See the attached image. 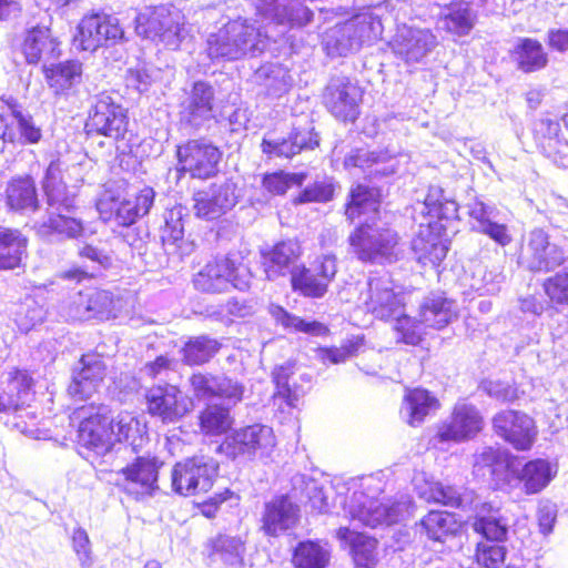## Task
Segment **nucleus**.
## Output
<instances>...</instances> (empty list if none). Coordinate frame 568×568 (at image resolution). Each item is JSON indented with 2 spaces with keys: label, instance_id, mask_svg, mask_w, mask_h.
Instances as JSON below:
<instances>
[{
  "label": "nucleus",
  "instance_id": "22",
  "mask_svg": "<svg viewBox=\"0 0 568 568\" xmlns=\"http://www.w3.org/2000/svg\"><path fill=\"white\" fill-rule=\"evenodd\" d=\"M493 427L496 435L516 450L530 449L537 436L534 419L518 410H503L496 414Z\"/></svg>",
  "mask_w": 568,
  "mask_h": 568
},
{
  "label": "nucleus",
  "instance_id": "26",
  "mask_svg": "<svg viewBox=\"0 0 568 568\" xmlns=\"http://www.w3.org/2000/svg\"><path fill=\"white\" fill-rule=\"evenodd\" d=\"M69 315L77 321L109 320L116 316V301L104 290L79 292L70 305Z\"/></svg>",
  "mask_w": 568,
  "mask_h": 568
},
{
  "label": "nucleus",
  "instance_id": "46",
  "mask_svg": "<svg viewBox=\"0 0 568 568\" xmlns=\"http://www.w3.org/2000/svg\"><path fill=\"white\" fill-rule=\"evenodd\" d=\"M513 54L518 69L526 73L541 70L548 62V55L541 43L530 38L521 39Z\"/></svg>",
  "mask_w": 568,
  "mask_h": 568
},
{
  "label": "nucleus",
  "instance_id": "35",
  "mask_svg": "<svg viewBox=\"0 0 568 568\" xmlns=\"http://www.w3.org/2000/svg\"><path fill=\"white\" fill-rule=\"evenodd\" d=\"M184 209L174 206L164 215V226L161 229V241L168 254L181 256L192 251V244L184 240Z\"/></svg>",
  "mask_w": 568,
  "mask_h": 568
},
{
  "label": "nucleus",
  "instance_id": "43",
  "mask_svg": "<svg viewBox=\"0 0 568 568\" xmlns=\"http://www.w3.org/2000/svg\"><path fill=\"white\" fill-rule=\"evenodd\" d=\"M438 408V400L426 389L415 388L409 390L404 398L400 409L403 417L412 426H417L424 418Z\"/></svg>",
  "mask_w": 568,
  "mask_h": 568
},
{
  "label": "nucleus",
  "instance_id": "25",
  "mask_svg": "<svg viewBox=\"0 0 568 568\" xmlns=\"http://www.w3.org/2000/svg\"><path fill=\"white\" fill-rule=\"evenodd\" d=\"M320 144V138L314 128L294 126L287 138L271 139L264 136L261 143L262 152L270 159H291L304 150H314Z\"/></svg>",
  "mask_w": 568,
  "mask_h": 568
},
{
  "label": "nucleus",
  "instance_id": "21",
  "mask_svg": "<svg viewBox=\"0 0 568 568\" xmlns=\"http://www.w3.org/2000/svg\"><path fill=\"white\" fill-rule=\"evenodd\" d=\"M336 258L333 255H323L311 267L298 266L291 276L292 287L295 292L311 298H322L328 284L336 274Z\"/></svg>",
  "mask_w": 568,
  "mask_h": 568
},
{
  "label": "nucleus",
  "instance_id": "56",
  "mask_svg": "<svg viewBox=\"0 0 568 568\" xmlns=\"http://www.w3.org/2000/svg\"><path fill=\"white\" fill-rule=\"evenodd\" d=\"M3 385L23 406L33 397V378L24 369L13 368L8 372Z\"/></svg>",
  "mask_w": 568,
  "mask_h": 568
},
{
  "label": "nucleus",
  "instance_id": "31",
  "mask_svg": "<svg viewBox=\"0 0 568 568\" xmlns=\"http://www.w3.org/2000/svg\"><path fill=\"white\" fill-rule=\"evenodd\" d=\"M474 7L470 0H450L440 6L439 18L443 28L453 36H468L478 18Z\"/></svg>",
  "mask_w": 568,
  "mask_h": 568
},
{
  "label": "nucleus",
  "instance_id": "4",
  "mask_svg": "<svg viewBox=\"0 0 568 568\" xmlns=\"http://www.w3.org/2000/svg\"><path fill=\"white\" fill-rule=\"evenodd\" d=\"M349 245L362 262L392 264L403 253L396 231L376 223H362L348 236Z\"/></svg>",
  "mask_w": 568,
  "mask_h": 568
},
{
  "label": "nucleus",
  "instance_id": "64",
  "mask_svg": "<svg viewBox=\"0 0 568 568\" xmlns=\"http://www.w3.org/2000/svg\"><path fill=\"white\" fill-rule=\"evenodd\" d=\"M14 122L22 144H36L41 140L42 131L28 111L14 119Z\"/></svg>",
  "mask_w": 568,
  "mask_h": 568
},
{
  "label": "nucleus",
  "instance_id": "8",
  "mask_svg": "<svg viewBox=\"0 0 568 568\" xmlns=\"http://www.w3.org/2000/svg\"><path fill=\"white\" fill-rule=\"evenodd\" d=\"M567 262L564 250L550 241L544 229L536 227L524 236L518 263L528 271L548 273Z\"/></svg>",
  "mask_w": 568,
  "mask_h": 568
},
{
  "label": "nucleus",
  "instance_id": "6",
  "mask_svg": "<svg viewBox=\"0 0 568 568\" xmlns=\"http://www.w3.org/2000/svg\"><path fill=\"white\" fill-rule=\"evenodd\" d=\"M80 420L79 444L97 456H108L114 447L113 417L105 405H83L73 413Z\"/></svg>",
  "mask_w": 568,
  "mask_h": 568
},
{
  "label": "nucleus",
  "instance_id": "36",
  "mask_svg": "<svg viewBox=\"0 0 568 568\" xmlns=\"http://www.w3.org/2000/svg\"><path fill=\"white\" fill-rule=\"evenodd\" d=\"M457 316L456 304L442 294H430L419 306L420 322L426 327L442 329Z\"/></svg>",
  "mask_w": 568,
  "mask_h": 568
},
{
  "label": "nucleus",
  "instance_id": "11",
  "mask_svg": "<svg viewBox=\"0 0 568 568\" xmlns=\"http://www.w3.org/2000/svg\"><path fill=\"white\" fill-rule=\"evenodd\" d=\"M219 465L210 457L197 456L176 463L172 469V487L183 496L209 491L217 476Z\"/></svg>",
  "mask_w": 568,
  "mask_h": 568
},
{
  "label": "nucleus",
  "instance_id": "19",
  "mask_svg": "<svg viewBox=\"0 0 568 568\" xmlns=\"http://www.w3.org/2000/svg\"><path fill=\"white\" fill-rule=\"evenodd\" d=\"M362 89L346 77H334L323 93V103L337 120L354 122L359 114Z\"/></svg>",
  "mask_w": 568,
  "mask_h": 568
},
{
  "label": "nucleus",
  "instance_id": "50",
  "mask_svg": "<svg viewBox=\"0 0 568 568\" xmlns=\"http://www.w3.org/2000/svg\"><path fill=\"white\" fill-rule=\"evenodd\" d=\"M220 348L219 341L209 335L191 337L182 349L183 359L187 365H202L210 362Z\"/></svg>",
  "mask_w": 568,
  "mask_h": 568
},
{
  "label": "nucleus",
  "instance_id": "40",
  "mask_svg": "<svg viewBox=\"0 0 568 568\" xmlns=\"http://www.w3.org/2000/svg\"><path fill=\"white\" fill-rule=\"evenodd\" d=\"M28 239L18 229L0 225V270L20 266L27 256Z\"/></svg>",
  "mask_w": 568,
  "mask_h": 568
},
{
  "label": "nucleus",
  "instance_id": "58",
  "mask_svg": "<svg viewBox=\"0 0 568 568\" xmlns=\"http://www.w3.org/2000/svg\"><path fill=\"white\" fill-rule=\"evenodd\" d=\"M474 557L484 568H500L506 558V548L500 542L483 540L477 542Z\"/></svg>",
  "mask_w": 568,
  "mask_h": 568
},
{
  "label": "nucleus",
  "instance_id": "1",
  "mask_svg": "<svg viewBox=\"0 0 568 568\" xmlns=\"http://www.w3.org/2000/svg\"><path fill=\"white\" fill-rule=\"evenodd\" d=\"M473 471L476 476H488L495 489L521 488L527 495L542 490L554 476L551 464L546 459H532L521 466L507 449L493 446L474 454Z\"/></svg>",
  "mask_w": 568,
  "mask_h": 568
},
{
  "label": "nucleus",
  "instance_id": "42",
  "mask_svg": "<svg viewBox=\"0 0 568 568\" xmlns=\"http://www.w3.org/2000/svg\"><path fill=\"white\" fill-rule=\"evenodd\" d=\"M460 525L453 514L447 511H429L419 524L420 534L437 542H446L455 537Z\"/></svg>",
  "mask_w": 568,
  "mask_h": 568
},
{
  "label": "nucleus",
  "instance_id": "32",
  "mask_svg": "<svg viewBox=\"0 0 568 568\" xmlns=\"http://www.w3.org/2000/svg\"><path fill=\"white\" fill-rule=\"evenodd\" d=\"M213 87L206 82L197 81L184 102L182 120L191 126L201 128L213 118Z\"/></svg>",
  "mask_w": 568,
  "mask_h": 568
},
{
  "label": "nucleus",
  "instance_id": "39",
  "mask_svg": "<svg viewBox=\"0 0 568 568\" xmlns=\"http://www.w3.org/2000/svg\"><path fill=\"white\" fill-rule=\"evenodd\" d=\"M473 527L484 537V540L503 542L507 538L509 523L499 508L493 507L491 504H484Z\"/></svg>",
  "mask_w": 568,
  "mask_h": 568
},
{
  "label": "nucleus",
  "instance_id": "57",
  "mask_svg": "<svg viewBox=\"0 0 568 568\" xmlns=\"http://www.w3.org/2000/svg\"><path fill=\"white\" fill-rule=\"evenodd\" d=\"M45 311L32 297H27L14 312V321L21 332L28 333L44 320Z\"/></svg>",
  "mask_w": 568,
  "mask_h": 568
},
{
  "label": "nucleus",
  "instance_id": "23",
  "mask_svg": "<svg viewBox=\"0 0 568 568\" xmlns=\"http://www.w3.org/2000/svg\"><path fill=\"white\" fill-rule=\"evenodd\" d=\"M236 184L230 180L213 183L209 189L194 193V210L199 217L214 220L230 211L237 203Z\"/></svg>",
  "mask_w": 568,
  "mask_h": 568
},
{
  "label": "nucleus",
  "instance_id": "16",
  "mask_svg": "<svg viewBox=\"0 0 568 568\" xmlns=\"http://www.w3.org/2000/svg\"><path fill=\"white\" fill-rule=\"evenodd\" d=\"M178 171L193 179H210L219 171L222 153L205 139L189 140L176 149Z\"/></svg>",
  "mask_w": 568,
  "mask_h": 568
},
{
  "label": "nucleus",
  "instance_id": "24",
  "mask_svg": "<svg viewBox=\"0 0 568 568\" xmlns=\"http://www.w3.org/2000/svg\"><path fill=\"white\" fill-rule=\"evenodd\" d=\"M344 169L351 173L356 171L367 178L388 176L398 168V161L388 150L352 149L344 158Z\"/></svg>",
  "mask_w": 568,
  "mask_h": 568
},
{
  "label": "nucleus",
  "instance_id": "62",
  "mask_svg": "<svg viewBox=\"0 0 568 568\" xmlns=\"http://www.w3.org/2000/svg\"><path fill=\"white\" fill-rule=\"evenodd\" d=\"M540 130L545 135L548 136V148L554 151V161L559 166H568V144L564 146L565 150H557L559 144L558 133L560 131V124L557 120L550 118H544L539 121Z\"/></svg>",
  "mask_w": 568,
  "mask_h": 568
},
{
  "label": "nucleus",
  "instance_id": "49",
  "mask_svg": "<svg viewBox=\"0 0 568 568\" xmlns=\"http://www.w3.org/2000/svg\"><path fill=\"white\" fill-rule=\"evenodd\" d=\"M58 211V213H50L49 217L40 224V233L43 235L57 234L67 239L81 237L84 233L81 220L63 213H69L71 209L69 211L64 209Z\"/></svg>",
  "mask_w": 568,
  "mask_h": 568
},
{
  "label": "nucleus",
  "instance_id": "38",
  "mask_svg": "<svg viewBox=\"0 0 568 568\" xmlns=\"http://www.w3.org/2000/svg\"><path fill=\"white\" fill-rule=\"evenodd\" d=\"M43 190L50 207L69 211L74 207L75 195L62 181V169L59 161H51L43 176Z\"/></svg>",
  "mask_w": 568,
  "mask_h": 568
},
{
  "label": "nucleus",
  "instance_id": "34",
  "mask_svg": "<svg viewBox=\"0 0 568 568\" xmlns=\"http://www.w3.org/2000/svg\"><path fill=\"white\" fill-rule=\"evenodd\" d=\"M209 557L221 561L229 568H242L244 565L245 540L240 536L219 534L206 544Z\"/></svg>",
  "mask_w": 568,
  "mask_h": 568
},
{
  "label": "nucleus",
  "instance_id": "14",
  "mask_svg": "<svg viewBox=\"0 0 568 568\" xmlns=\"http://www.w3.org/2000/svg\"><path fill=\"white\" fill-rule=\"evenodd\" d=\"M362 298L367 312L383 321L400 315L405 307V293L388 274L369 277Z\"/></svg>",
  "mask_w": 568,
  "mask_h": 568
},
{
  "label": "nucleus",
  "instance_id": "20",
  "mask_svg": "<svg viewBox=\"0 0 568 568\" xmlns=\"http://www.w3.org/2000/svg\"><path fill=\"white\" fill-rule=\"evenodd\" d=\"M85 128L88 133L97 132L113 140L123 139L128 131L126 112L109 94L101 93L94 97Z\"/></svg>",
  "mask_w": 568,
  "mask_h": 568
},
{
  "label": "nucleus",
  "instance_id": "29",
  "mask_svg": "<svg viewBox=\"0 0 568 568\" xmlns=\"http://www.w3.org/2000/svg\"><path fill=\"white\" fill-rule=\"evenodd\" d=\"M262 265L266 277L271 281L285 276L296 270L301 256V246L297 241L287 240L276 243L268 250L262 251Z\"/></svg>",
  "mask_w": 568,
  "mask_h": 568
},
{
  "label": "nucleus",
  "instance_id": "44",
  "mask_svg": "<svg viewBox=\"0 0 568 568\" xmlns=\"http://www.w3.org/2000/svg\"><path fill=\"white\" fill-rule=\"evenodd\" d=\"M79 255L82 258L90 260L94 265L91 270L81 267H71L58 274V278L65 282L81 283L83 280L93 277L102 268L111 265V257L102 250L94 247L90 244H84L79 248Z\"/></svg>",
  "mask_w": 568,
  "mask_h": 568
},
{
  "label": "nucleus",
  "instance_id": "45",
  "mask_svg": "<svg viewBox=\"0 0 568 568\" xmlns=\"http://www.w3.org/2000/svg\"><path fill=\"white\" fill-rule=\"evenodd\" d=\"M331 559L327 544L315 540L300 541L293 552L295 568H326Z\"/></svg>",
  "mask_w": 568,
  "mask_h": 568
},
{
  "label": "nucleus",
  "instance_id": "10",
  "mask_svg": "<svg viewBox=\"0 0 568 568\" xmlns=\"http://www.w3.org/2000/svg\"><path fill=\"white\" fill-rule=\"evenodd\" d=\"M484 420L476 406L457 403L450 417L438 425L430 443L439 449L474 438L483 429Z\"/></svg>",
  "mask_w": 568,
  "mask_h": 568
},
{
  "label": "nucleus",
  "instance_id": "3",
  "mask_svg": "<svg viewBox=\"0 0 568 568\" xmlns=\"http://www.w3.org/2000/svg\"><path fill=\"white\" fill-rule=\"evenodd\" d=\"M268 42V37L260 28L246 20H234L209 36L206 52L211 60L234 61L261 54Z\"/></svg>",
  "mask_w": 568,
  "mask_h": 568
},
{
  "label": "nucleus",
  "instance_id": "2",
  "mask_svg": "<svg viewBox=\"0 0 568 568\" xmlns=\"http://www.w3.org/2000/svg\"><path fill=\"white\" fill-rule=\"evenodd\" d=\"M414 211L426 215V222H419L418 232L412 241V248L420 263L438 265L448 252L442 220L456 219L458 204L455 200L447 197L443 189L432 186L424 202L417 203Z\"/></svg>",
  "mask_w": 568,
  "mask_h": 568
},
{
  "label": "nucleus",
  "instance_id": "18",
  "mask_svg": "<svg viewBox=\"0 0 568 568\" xmlns=\"http://www.w3.org/2000/svg\"><path fill=\"white\" fill-rule=\"evenodd\" d=\"M155 192L145 186L134 199H114L103 194L97 202V210L104 221L114 220L118 225L130 226L150 212L154 203Z\"/></svg>",
  "mask_w": 568,
  "mask_h": 568
},
{
  "label": "nucleus",
  "instance_id": "47",
  "mask_svg": "<svg viewBox=\"0 0 568 568\" xmlns=\"http://www.w3.org/2000/svg\"><path fill=\"white\" fill-rule=\"evenodd\" d=\"M253 78L256 84L264 88L266 93L273 97H280L292 84L288 71L276 63H266L260 67Z\"/></svg>",
  "mask_w": 568,
  "mask_h": 568
},
{
  "label": "nucleus",
  "instance_id": "41",
  "mask_svg": "<svg viewBox=\"0 0 568 568\" xmlns=\"http://www.w3.org/2000/svg\"><path fill=\"white\" fill-rule=\"evenodd\" d=\"M45 77L54 94L68 95L81 82L82 63L77 60H67L45 67Z\"/></svg>",
  "mask_w": 568,
  "mask_h": 568
},
{
  "label": "nucleus",
  "instance_id": "15",
  "mask_svg": "<svg viewBox=\"0 0 568 568\" xmlns=\"http://www.w3.org/2000/svg\"><path fill=\"white\" fill-rule=\"evenodd\" d=\"M146 408L151 416L163 424H176L193 409V400L178 386L163 383L145 393Z\"/></svg>",
  "mask_w": 568,
  "mask_h": 568
},
{
  "label": "nucleus",
  "instance_id": "5",
  "mask_svg": "<svg viewBox=\"0 0 568 568\" xmlns=\"http://www.w3.org/2000/svg\"><path fill=\"white\" fill-rule=\"evenodd\" d=\"M252 274L240 254L230 253L207 262L194 276V287L203 293H223L230 286L245 291L250 287Z\"/></svg>",
  "mask_w": 568,
  "mask_h": 568
},
{
  "label": "nucleus",
  "instance_id": "33",
  "mask_svg": "<svg viewBox=\"0 0 568 568\" xmlns=\"http://www.w3.org/2000/svg\"><path fill=\"white\" fill-rule=\"evenodd\" d=\"M6 204L11 211L21 214L37 212L40 203L33 178L30 175L12 178L6 187Z\"/></svg>",
  "mask_w": 568,
  "mask_h": 568
},
{
  "label": "nucleus",
  "instance_id": "55",
  "mask_svg": "<svg viewBox=\"0 0 568 568\" xmlns=\"http://www.w3.org/2000/svg\"><path fill=\"white\" fill-rule=\"evenodd\" d=\"M270 313L277 324H281L284 328L293 329L295 332H304L311 335H322L325 333L326 327L316 322H306L305 320L295 316L278 305H272Z\"/></svg>",
  "mask_w": 568,
  "mask_h": 568
},
{
  "label": "nucleus",
  "instance_id": "60",
  "mask_svg": "<svg viewBox=\"0 0 568 568\" xmlns=\"http://www.w3.org/2000/svg\"><path fill=\"white\" fill-rule=\"evenodd\" d=\"M377 540L375 538L357 535L352 541L354 562L361 568H372L376 560Z\"/></svg>",
  "mask_w": 568,
  "mask_h": 568
},
{
  "label": "nucleus",
  "instance_id": "37",
  "mask_svg": "<svg viewBox=\"0 0 568 568\" xmlns=\"http://www.w3.org/2000/svg\"><path fill=\"white\" fill-rule=\"evenodd\" d=\"M23 53L30 64L55 59L59 55V42L49 28L36 27L26 36Z\"/></svg>",
  "mask_w": 568,
  "mask_h": 568
},
{
  "label": "nucleus",
  "instance_id": "12",
  "mask_svg": "<svg viewBox=\"0 0 568 568\" xmlns=\"http://www.w3.org/2000/svg\"><path fill=\"white\" fill-rule=\"evenodd\" d=\"M275 445L273 429L266 425L254 424L227 436L221 448L233 459H253L268 457Z\"/></svg>",
  "mask_w": 568,
  "mask_h": 568
},
{
  "label": "nucleus",
  "instance_id": "27",
  "mask_svg": "<svg viewBox=\"0 0 568 568\" xmlns=\"http://www.w3.org/2000/svg\"><path fill=\"white\" fill-rule=\"evenodd\" d=\"M257 13L280 26L301 28L311 22L313 11L301 0H258Z\"/></svg>",
  "mask_w": 568,
  "mask_h": 568
},
{
  "label": "nucleus",
  "instance_id": "51",
  "mask_svg": "<svg viewBox=\"0 0 568 568\" xmlns=\"http://www.w3.org/2000/svg\"><path fill=\"white\" fill-rule=\"evenodd\" d=\"M351 31L346 22L326 31L323 44L328 55L345 57L358 51V42Z\"/></svg>",
  "mask_w": 568,
  "mask_h": 568
},
{
  "label": "nucleus",
  "instance_id": "48",
  "mask_svg": "<svg viewBox=\"0 0 568 568\" xmlns=\"http://www.w3.org/2000/svg\"><path fill=\"white\" fill-rule=\"evenodd\" d=\"M419 478L415 477L414 483L417 494L426 501H435L452 508L464 506L465 497L460 489L454 486L443 485L437 481H426L425 486H418Z\"/></svg>",
  "mask_w": 568,
  "mask_h": 568
},
{
  "label": "nucleus",
  "instance_id": "30",
  "mask_svg": "<svg viewBox=\"0 0 568 568\" xmlns=\"http://www.w3.org/2000/svg\"><path fill=\"white\" fill-rule=\"evenodd\" d=\"M437 44L436 37L428 29L408 28L398 34L394 51L407 63L420 62Z\"/></svg>",
  "mask_w": 568,
  "mask_h": 568
},
{
  "label": "nucleus",
  "instance_id": "7",
  "mask_svg": "<svg viewBox=\"0 0 568 568\" xmlns=\"http://www.w3.org/2000/svg\"><path fill=\"white\" fill-rule=\"evenodd\" d=\"M135 31L139 36L176 50L185 37V29L178 12L165 6L145 8L135 17Z\"/></svg>",
  "mask_w": 568,
  "mask_h": 568
},
{
  "label": "nucleus",
  "instance_id": "52",
  "mask_svg": "<svg viewBox=\"0 0 568 568\" xmlns=\"http://www.w3.org/2000/svg\"><path fill=\"white\" fill-rule=\"evenodd\" d=\"M346 23L352 29L355 41L358 42V50L363 44L377 40L383 32L381 19L371 12L357 14Z\"/></svg>",
  "mask_w": 568,
  "mask_h": 568
},
{
  "label": "nucleus",
  "instance_id": "13",
  "mask_svg": "<svg viewBox=\"0 0 568 568\" xmlns=\"http://www.w3.org/2000/svg\"><path fill=\"white\" fill-rule=\"evenodd\" d=\"M162 463L156 457L139 456L118 471L115 485L135 500L151 497L159 489V469Z\"/></svg>",
  "mask_w": 568,
  "mask_h": 568
},
{
  "label": "nucleus",
  "instance_id": "63",
  "mask_svg": "<svg viewBox=\"0 0 568 568\" xmlns=\"http://www.w3.org/2000/svg\"><path fill=\"white\" fill-rule=\"evenodd\" d=\"M468 214L474 221L473 229L477 232L500 215L494 204L486 203L481 200H475L468 204Z\"/></svg>",
  "mask_w": 568,
  "mask_h": 568
},
{
  "label": "nucleus",
  "instance_id": "54",
  "mask_svg": "<svg viewBox=\"0 0 568 568\" xmlns=\"http://www.w3.org/2000/svg\"><path fill=\"white\" fill-rule=\"evenodd\" d=\"M200 426L206 435H221L232 426L230 409L225 406L209 405L200 415Z\"/></svg>",
  "mask_w": 568,
  "mask_h": 568
},
{
  "label": "nucleus",
  "instance_id": "53",
  "mask_svg": "<svg viewBox=\"0 0 568 568\" xmlns=\"http://www.w3.org/2000/svg\"><path fill=\"white\" fill-rule=\"evenodd\" d=\"M378 209L377 193L363 184H357L349 192V201L346 204L345 214L348 220L354 221L362 214L376 212Z\"/></svg>",
  "mask_w": 568,
  "mask_h": 568
},
{
  "label": "nucleus",
  "instance_id": "59",
  "mask_svg": "<svg viewBox=\"0 0 568 568\" xmlns=\"http://www.w3.org/2000/svg\"><path fill=\"white\" fill-rule=\"evenodd\" d=\"M392 320L395 321L394 331L398 342H403L409 345H417L422 339L424 324L419 320L412 318L404 314L394 316Z\"/></svg>",
  "mask_w": 568,
  "mask_h": 568
},
{
  "label": "nucleus",
  "instance_id": "9",
  "mask_svg": "<svg viewBox=\"0 0 568 568\" xmlns=\"http://www.w3.org/2000/svg\"><path fill=\"white\" fill-rule=\"evenodd\" d=\"M363 498L362 493L359 495L354 494L349 514L354 520L372 528L403 521L412 515L414 507L407 496H402L399 500L393 503H381L377 499L362 500Z\"/></svg>",
  "mask_w": 568,
  "mask_h": 568
},
{
  "label": "nucleus",
  "instance_id": "61",
  "mask_svg": "<svg viewBox=\"0 0 568 568\" xmlns=\"http://www.w3.org/2000/svg\"><path fill=\"white\" fill-rule=\"evenodd\" d=\"M306 175L304 173H285L283 171L266 174L262 184L273 195H283L293 185H302Z\"/></svg>",
  "mask_w": 568,
  "mask_h": 568
},
{
  "label": "nucleus",
  "instance_id": "28",
  "mask_svg": "<svg viewBox=\"0 0 568 568\" xmlns=\"http://www.w3.org/2000/svg\"><path fill=\"white\" fill-rule=\"evenodd\" d=\"M298 513V506L288 496L274 497L264 505L262 529L267 536H278L295 527Z\"/></svg>",
  "mask_w": 568,
  "mask_h": 568
},
{
  "label": "nucleus",
  "instance_id": "17",
  "mask_svg": "<svg viewBox=\"0 0 568 568\" xmlns=\"http://www.w3.org/2000/svg\"><path fill=\"white\" fill-rule=\"evenodd\" d=\"M124 39L119 19L104 13H94L82 18L74 36L77 48L94 52L103 45H114Z\"/></svg>",
  "mask_w": 568,
  "mask_h": 568
}]
</instances>
